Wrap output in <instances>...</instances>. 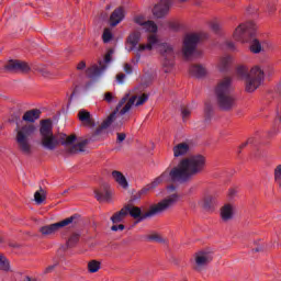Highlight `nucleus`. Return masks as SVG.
Listing matches in <instances>:
<instances>
[{
  "mask_svg": "<svg viewBox=\"0 0 281 281\" xmlns=\"http://www.w3.org/2000/svg\"><path fill=\"white\" fill-rule=\"evenodd\" d=\"M26 281H32V279L30 277H26Z\"/></svg>",
  "mask_w": 281,
  "mask_h": 281,
  "instance_id": "60",
  "label": "nucleus"
},
{
  "mask_svg": "<svg viewBox=\"0 0 281 281\" xmlns=\"http://www.w3.org/2000/svg\"><path fill=\"white\" fill-rule=\"evenodd\" d=\"M124 71L127 74H133V67L131 66V64L124 65Z\"/></svg>",
  "mask_w": 281,
  "mask_h": 281,
  "instance_id": "49",
  "label": "nucleus"
},
{
  "mask_svg": "<svg viewBox=\"0 0 281 281\" xmlns=\"http://www.w3.org/2000/svg\"><path fill=\"white\" fill-rule=\"evenodd\" d=\"M160 46V54L164 58V67H167V69H171V67L175 65V48H172V45L168 43H162Z\"/></svg>",
  "mask_w": 281,
  "mask_h": 281,
  "instance_id": "14",
  "label": "nucleus"
},
{
  "mask_svg": "<svg viewBox=\"0 0 281 281\" xmlns=\"http://www.w3.org/2000/svg\"><path fill=\"white\" fill-rule=\"evenodd\" d=\"M142 41V32L134 31L127 36L126 43L131 45L127 49V52H135L136 53V63H139V59L142 58L140 52H153L155 47L159 46V37L155 33L149 34L147 36V43L146 44H139Z\"/></svg>",
  "mask_w": 281,
  "mask_h": 281,
  "instance_id": "5",
  "label": "nucleus"
},
{
  "mask_svg": "<svg viewBox=\"0 0 281 281\" xmlns=\"http://www.w3.org/2000/svg\"><path fill=\"white\" fill-rule=\"evenodd\" d=\"M214 203H216V200L213 195H206L202 200V206L204 207V210H212L214 207Z\"/></svg>",
  "mask_w": 281,
  "mask_h": 281,
  "instance_id": "27",
  "label": "nucleus"
},
{
  "mask_svg": "<svg viewBox=\"0 0 281 281\" xmlns=\"http://www.w3.org/2000/svg\"><path fill=\"white\" fill-rule=\"evenodd\" d=\"M268 12L269 14H273V12H276V1H270L268 3Z\"/></svg>",
  "mask_w": 281,
  "mask_h": 281,
  "instance_id": "45",
  "label": "nucleus"
},
{
  "mask_svg": "<svg viewBox=\"0 0 281 281\" xmlns=\"http://www.w3.org/2000/svg\"><path fill=\"white\" fill-rule=\"evenodd\" d=\"M69 192V190H65L61 194H67Z\"/></svg>",
  "mask_w": 281,
  "mask_h": 281,
  "instance_id": "59",
  "label": "nucleus"
},
{
  "mask_svg": "<svg viewBox=\"0 0 281 281\" xmlns=\"http://www.w3.org/2000/svg\"><path fill=\"white\" fill-rule=\"evenodd\" d=\"M252 251H255L256 254H258V251H262V247H257V248L252 249Z\"/></svg>",
  "mask_w": 281,
  "mask_h": 281,
  "instance_id": "58",
  "label": "nucleus"
},
{
  "mask_svg": "<svg viewBox=\"0 0 281 281\" xmlns=\"http://www.w3.org/2000/svg\"><path fill=\"white\" fill-rule=\"evenodd\" d=\"M0 270L10 271V261L5 257L0 261Z\"/></svg>",
  "mask_w": 281,
  "mask_h": 281,
  "instance_id": "35",
  "label": "nucleus"
},
{
  "mask_svg": "<svg viewBox=\"0 0 281 281\" xmlns=\"http://www.w3.org/2000/svg\"><path fill=\"white\" fill-rule=\"evenodd\" d=\"M80 240V234L78 233H74L69 239L67 240V247L71 248V247H76V245H78V241Z\"/></svg>",
  "mask_w": 281,
  "mask_h": 281,
  "instance_id": "32",
  "label": "nucleus"
},
{
  "mask_svg": "<svg viewBox=\"0 0 281 281\" xmlns=\"http://www.w3.org/2000/svg\"><path fill=\"white\" fill-rule=\"evenodd\" d=\"M215 100L220 111L229 112L236 106V99L232 94V78L226 77L215 87Z\"/></svg>",
  "mask_w": 281,
  "mask_h": 281,
  "instance_id": "4",
  "label": "nucleus"
},
{
  "mask_svg": "<svg viewBox=\"0 0 281 281\" xmlns=\"http://www.w3.org/2000/svg\"><path fill=\"white\" fill-rule=\"evenodd\" d=\"M15 133L18 149L23 155H32V143H30V139L32 135L36 133V126L34 124L19 125V123H16Z\"/></svg>",
  "mask_w": 281,
  "mask_h": 281,
  "instance_id": "7",
  "label": "nucleus"
},
{
  "mask_svg": "<svg viewBox=\"0 0 281 281\" xmlns=\"http://www.w3.org/2000/svg\"><path fill=\"white\" fill-rule=\"evenodd\" d=\"M103 100L108 102V104H111V102H115V95H113L111 92H105Z\"/></svg>",
  "mask_w": 281,
  "mask_h": 281,
  "instance_id": "41",
  "label": "nucleus"
},
{
  "mask_svg": "<svg viewBox=\"0 0 281 281\" xmlns=\"http://www.w3.org/2000/svg\"><path fill=\"white\" fill-rule=\"evenodd\" d=\"M179 201V194L172 193L168 198L164 199L156 205H151L146 213H142V209L139 206H133L131 204L125 205L126 214L135 218L137 223H142V221H146V218H153L156 214H161V212H166L168 207H172L175 203Z\"/></svg>",
  "mask_w": 281,
  "mask_h": 281,
  "instance_id": "3",
  "label": "nucleus"
},
{
  "mask_svg": "<svg viewBox=\"0 0 281 281\" xmlns=\"http://www.w3.org/2000/svg\"><path fill=\"white\" fill-rule=\"evenodd\" d=\"M165 71L168 72V69H166Z\"/></svg>",
  "mask_w": 281,
  "mask_h": 281,
  "instance_id": "64",
  "label": "nucleus"
},
{
  "mask_svg": "<svg viewBox=\"0 0 281 281\" xmlns=\"http://www.w3.org/2000/svg\"><path fill=\"white\" fill-rule=\"evenodd\" d=\"M147 240H151L154 243H164V238H161V236H159V234H151L147 236Z\"/></svg>",
  "mask_w": 281,
  "mask_h": 281,
  "instance_id": "38",
  "label": "nucleus"
},
{
  "mask_svg": "<svg viewBox=\"0 0 281 281\" xmlns=\"http://www.w3.org/2000/svg\"><path fill=\"white\" fill-rule=\"evenodd\" d=\"M3 258H5V257H4V256H0V262H1V260H2Z\"/></svg>",
  "mask_w": 281,
  "mask_h": 281,
  "instance_id": "61",
  "label": "nucleus"
},
{
  "mask_svg": "<svg viewBox=\"0 0 281 281\" xmlns=\"http://www.w3.org/2000/svg\"><path fill=\"white\" fill-rule=\"evenodd\" d=\"M103 43H111V38H113V34L108 29L103 32L102 35Z\"/></svg>",
  "mask_w": 281,
  "mask_h": 281,
  "instance_id": "39",
  "label": "nucleus"
},
{
  "mask_svg": "<svg viewBox=\"0 0 281 281\" xmlns=\"http://www.w3.org/2000/svg\"><path fill=\"white\" fill-rule=\"evenodd\" d=\"M45 199H47V196H46L45 190H43V188H41L38 191H36L34 193V201L37 205H41V203H43L45 201Z\"/></svg>",
  "mask_w": 281,
  "mask_h": 281,
  "instance_id": "29",
  "label": "nucleus"
},
{
  "mask_svg": "<svg viewBox=\"0 0 281 281\" xmlns=\"http://www.w3.org/2000/svg\"><path fill=\"white\" fill-rule=\"evenodd\" d=\"M134 22L137 23V25H140L144 27L145 32H150L151 34H157V24L153 21H146L144 20L143 15H138L134 19Z\"/></svg>",
  "mask_w": 281,
  "mask_h": 281,
  "instance_id": "16",
  "label": "nucleus"
},
{
  "mask_svg": "<svg viewBox=\"0 0 281 281\" xmlns=\"http://www.w3.org/2000/svg\"><path fill=\"white\" fill-rule=\"evenodd\" d=\"M4 71L8 74H29L32 69L27 63L19 60V59H10L3 66Z\"/></svg>",
  "mask_w": 281,
  "mask_h": 281,
  "instance_id": "13",
  "label": "nucleus"
},
{
  "mask_svg": "<svg viewBox=\"0 0 281 281\" xmlns=\"http://www.w3.org/2000/svg\"><path fill=\"white\" fill-rule=\"evenodd\" d=\"M237 75L245 80V91L254 93L265 82V70L260 66H254L250 71L245 66L237 67Z\"/></svg>",
  "mask_w": 281,
  "mask_h": 281,
  "instance_id": "6",
  "label": "nucleus"
},
{
  "mask_svg": "<svg viewBox=\"0 0 281 281\" xmlns=\"http://www.w3.org/2000/svg\"><path fill=\"white\" fill-rule=\"evenodd\" d=\"M1 243H3V239L0 238V245H1Z\"/></svg>",
  "mask_w": 281,
  "mask_h": 281,
  "instance_id": "62",
  "label": "nucleus"
},
{
  "mask_svg": "<svg viewBox=\"0 0 281 281\" xmlns=\"http://www.w3.org/2000/svg\"><path fill=\"white\" fill-rule=\"evenodd\" d=\"M78 117L80 122L87 123L88 126H95V123H93V120L91 119V113H89L87 110L79 111Z\"/></svg>",
  "mask_w": 281,
  "mask_h": 281,
  "instance_id": "24",
  "label": "nucleus"
},
{
  "mask_svg": "<svg viewBox=\"0 0 281 281\" xmlns=\"http://www.w3.org/2000/svg\"><path fill=\"white\" fill-rule=\"evenodd\" d=\"M214 257H212V252L209 251H200L195 255V271H201L203 267L210 265Z\"/></svg>",
  "mask_w": 281,
  "mask_h": 281,
  "instance_id": "15",
  "label": "nucleus"
},
{
  "mask_svg": "<svg viewBox=\"0 0 281 281\" xmlns=\"http://www.w3.org/2000/svg\"><path fill=\"white\" fill-rule=\"evenodd\" d=\"M126 226L124 224H119V225H112L111 231L112 232H124Z\"/></svg>",
  "mask_w": 281,
  "mask_h": 281,
  "instance_id": "43",
  "label": "nucleus"
},
{
  "mask_svg": "<svg viewBox=\"0 0 281 281\" xmlns=\"http://www.w3.org/2000/svg\"><path fill=\"white\" fill-rule=\"evenodd\" d=\"M232 63V57L226 56L220 60V71H227L229 69V64Z\"/></svg>",
  "mask_w": 281,
  "mask_h": 281,
  "instance_id": "30",
  "label": "nucleus"
},
{
  "mask_svg": "<svg viewBox=\"0 0 281 281\" xmlns=\"http://www.w3.org/2000/svg\"><path fill=\"white\" fill-rule=\"evenodd\" d=\"M122 21H124V9L117 8L110 16V25L115 27V25H119V23H122Z\"/></svg>",
  "mask_w": 281,
  "mask_h": 281,
  "instance_id": "18",
  "label": "nucleus"
},
{
  "mask_svg": "<svg viewBox=\"0 0 281 281\" xmlns=\"http://www.w3.org/2000/svg\"><path fill=\"white\" fill-rule=\"evenodd\" d=\"M211 29L215 32V34H218L221 32V24L218 22H212Z\"/></svg>",
  "mask_w": 281,
  "mask_h": 281,
  "instance_id": "44",
  "label": "nucleus"
},
{
  "mask_svg": "<svg viewBox=\"0 0 281 281\" xmlns=\"http://www.w3.org/2000/svg\"><path fill=\"white\" fill-rule=\"evenodd\" d=\"M36 71H38L40 74H42V76H44V78H47L49 76V70L46 69L43 66H38L37 68H35Z\"/></svg>",
  "mask_w": 281,
  "mask_h": 281,
  "instance_id": "42",
  "label": "nucleus"
},
{
  "mask_svg": "<svg viewBox=\"0 0 281 281\" xmlns=\"http://www.w3.org/2000/svg\"><path fill=\"white\" fill-rule=\"evenodd\" d=\"M150 190H153V187H150V183H149L146 187H144L143 189H140L136 194H134L132 196V200L137 201V200L142 199V195L148 194V192H150Z\"/></svg>",
  "mask_w": 281,
  "mask_h": 281,
  "instance_id": "31",
  "label": "nucleus"
},
{
  "mask_svg": "<svg viewBox=\"0 0 281 281\" xmlns=\"http://www.w3.org/2000/svg\"><path fill=\"white\" fill-rule=\"evenodd\" d=\"M254 34H256V24L254 22H247L239 24L235 29L233 36L235 41H239V43H247Z\"/></svg>",
  "mask_w": 281,
  "mask_h": 281,
  "instance_id": "10",
  "label": "nucleus"
},
{
  "mask_svg": "<svg viewBox=\"0 0 281 281\" xmlns=\"http://www.w3.org/2000/svg\"><path fill=\"white\" fill-rule=\"evenodd\" d=\"M251 54H260L262 52V44L258 38H252L249 45Z\"/></svg>",
  "mask_w": 281,
  "mask_h": 281,
  "instance_id": "26",
  "label": "nucleus"
},
{
  "mask_svg": "<svg viewBox=\"0 0 281 281\" xmlns=\"http://www.w3.org/2000/svg\"><path fill=\"white\" fill-rule=\"evenodd\" d=\"M214 115V106L211 103H205L204 106V122H211Z\"/></svg>",
  "mask_w": 281,
  "mask_h": 281,
  "instance_id": "28",
  "label": "nucleus"
},
{
  "mask_svg": "<svg viewBox=\"0 0 281 281\" xmlns=\"http://www.w3.org/2000/svg\"><path fill=\"white\" fill-rule=\"evenodd\" d=\"M189 71L194 78H205L207 76V69L201 64L192 65Z\"/></svg>",
  "mask_w": 281,
  "mask_h": 281,
  "instance_id": "17",
  "label": "nucleus"
},
{
  "mask_svg": "<svg viewBox=\"0 0 281 281\" xmlns=\"http://www.w3.org/2000/svg\"><path fill=\"white\" fill-rule=\"evenodd\" d=\"M79 218H80V215L74 214L70 217H67L60 222L42 226L40 228V232L42 236H53V234H56V232H58V229L63 227H67L68 225H71L72 227H75V225H78Z\"/></svg>",
  "mask_w": 281,
  "mask_h": 281,
  "instance_id": "9",
  "label": "nucleus"
},
{
  "mask_svg": "<svg viewBox=\"0 0 281 281\" xmlns=\"http://www.w3.org/2000/svg\"><path fill=\"white\" fill-rule=\"evenodd\" d=\"M40 135L41 146L44 150H56L60 145L58 136L54 135V125L49 119L41 122Z\"/></svg>",
  "mask_w": 281,
  "mask_h": 281,
  "instance_id": "8",
  "label": "nucleus"
},
{
  "mask_svg": "<svg viewBox=\"0 0 281 281\" xmlns=\"http://www.w3.org/2000/svg\"><path fill=\"white\" fill-rule=\"evenodd\" d=\"M56 267H58V262H55L54 265L48 266V267L44 270V274L52 273V271H54V270L56 269Z\"/></svg>",
  "mask_w": 281,
  "mask_h": 281,
  "instance_id": "46",
  "label": "nucleus"
},
{
  "mask_svg": "<svg viewBox=\"0 0 281 281\" xmlns=\"http://www.w3.org/2000/svg\"><path fill=\"white\" fill-rule=\"evenodd\" d=\"M170 27L171 30H179V24L171 23Z\"/></svg>",
  "mask_w": 281,
  "mask_h": 281,
  "instance_id": "55",
  "label": "nucleus"
},
{
  "mask_svg": "<svg viewBox=\"0 0 281 281\" xmlns=\"http://www.w3.org/2000/svg\"><path fill=\"white\" fill-rule=\"evenodd\" d=\"M85 67H87V64L85 61H80L78 65H77V69L79 71H82V69H85Z\"/></svg>",
  "mask_w": 281,
  "mask_h": 281,
  "instance_id": "51",
  "label": "nucleus"
},
{
  "mask_svg": "<svg viewBox=\"0 0 281 281\" xmlns=\"http://www.w3.org/2000/svg\"><path fill=\"white\" fill-rule=\"evenodd\" d=\"M111 9V7H106V10H110Z\"/></svg>",
  "mask_w": 281,
  "mask_h": 281,
  "instance_id": "63",
  "label": "nucleus"
},
{
  "mask_svg": "<svg viewBox=\"0 0 281 281\" xmlns=\"http://www.w3.org/2000/svg\"><path fill=\"white\" fill-rule=\"evenodd\" d=\"M127 209L124 206L122 210H120L119 212L114 213L111 217V221L114 225H116V223H122V221H124V218H126L127 215Z\"/></svg>",
  "mask_w": 281,
  "mask_h": 281,
  "instance_id": "23",
  "label": "nucleus"
},
{
  "mask_svg": "<svg viewBox=\"0 0 281 281\" xmlns=\"http://www.w3.org/2000/svg\"><path fill=\"white\" fill-rule=\"evenodd\" d=\"M112 179H114V181L117 184H120L121 188H123L124 190H126V188H128V180H126V177L124 176V173H122V171L113 170Z\"/></svg>",
  "mask_w": 281,
  "mask_h": 281,
  "instance_id": "22",
  "label": "nucleus"
},
{
  "mask_svg": "<svg viewBox=\"0 0 281 281\" xmlns=\"http://www.w3.org/2000/svg\"><path fill=\"white\" fill-rule=\"evenodd\" d=\"M192 111H190V108L182 105L181 106V115H182V120H188V117H190Z\"/></svg>",
  "mask_w": 281,
  "mask_h": 281,
  "instance_id": "36",
  "label": "nucleus"
},
{
  "mask_svg": "<svg viewBox=\"0 0 281 281\" xmlns=\"http://www.w3.org/2000/svg\"><path fill=\"white\" fill-rule=\"evenodd\" d=\"M274 181L281 188V165L277 166L274 169Z\"/></svg>",
  "mask_w": 281,
  "mask_h": 281,
  "instance_id": "34",
  "label": "nucleus"
},
{
  "mask_svg": "<svg viewBox=\"0 0 281 281\" xmlns=\"http://www.w3.org/2000/svg\"><path fill=\"white\" fill-rule=\"evenodd\" d=\"M177 190V187L175 184H170L167 187V192L170 194L171 192H175Z\"/></svg>",
  "mask_w": 281,
  "mask_h": 281,
  "instance_id": "52",
  "label": "nucleus"
},
{
  "mask_svg": "<svg viewBox=\"0 0 281 281\" xmlns=\"http://www.w3.org/2000/svg\"><path fill=\"white\" fill-rule=\"evenodd\" d=\"M59 144H61L63 146V142H67V135L66 134H61L59 137H57Z\"/></svg>",
  "mask_w": 281,
  "mask_h": 281,
  "instance_id": "50",
  "label": "nucleus"
},
{
  "mask_svg": "<svg viewBox=\"0 0 281 281\" xmlns=\"http://www.w3.org/2000/svg\"><path fill=\"white\" fill-rule=\"evenodd\" d=\"M38 117H41V110L33 109V110L26 111L22 116V120L23 122H30V124H34V122H36Z\"/></svg>",
  "mask_w": 281,
  "mask_h": 281,
  "instance_id": "19",
  "label": "nucleus"
},
{
  "mask_svg": "<svg viewBox=\"0 0 281 281\" xmlns=\"http://www.w3.org/2000/svg\"><path fill=\"white\" fill-rule=\"evenodd\" d=\"M101 19H102V21H106V19H109V14L102 13Z\"/></svg>",
  "mask_w": 281,
  "mask_h": 281,
  "instance_id": "57",
  "label": "nucleus"
},
{
  "mask_svg": "<svg viewBox=\"0 0 281 281\" xmlns=\"http://www.w3.org/2000/svg\"><path fill=\"white\" fill-rule=\"evenodd\" d=\"M222 221H232L234 216V211L232 210V205L226 204L221 211Z\"/></svg>",
  "mask_w": 281,
  "mask_h": 281,
  "instance_id": "25",
  "label": "nucleus"
},
{
  "mask_svg": "<svg viewBox=\"0 0 281 281\" xmlns=\"http://www.w3.org/2000/svg\"><path fill=\"white\" fill-rule=\"evenodd\" d=\"M88 270L90 273H98V271H100V261H98V260L89 261Z\"/></svg>",
  "mask_w": 281,
  "mask_h": 281,
  "instance_id": "33",
  "label": "nucleus"
},
{
  "mask_svg": "<svg viewBox=\"0 0 281 281\" xmlns=\"http://www.w3.org/2000/svg\"><path fill=\"white\" fill-rule=\"evenodd\" d=\"M226 47H228V49H235V44H234V42H227V43H226Z\"/></svg>",
  "mask_w": 281,
  "mask_h": 281,
  "instance_id": "53",
  "label": "nucleus"
},
{
  "mask_svg": "<svg viewBox=\"0 0 281 281\" xmlns=\"http://www.w3.org/2000/svg\"><path fill=\"white\" fill-rule=\"evenodd\" d=\"M116 135H117V138H116L117 144H122V142H124V139H126L125 133H117Z\"/></svg>",
  "mask_w": 281,
  "mask_h": 281,
  "instance_id": "47",
  "label": "nucleus"
},
{
  "mask_svg": "<svg viewBox=\"0 0 281 281\" xmlns=\"http://www.w3.org/2000/svg\"><path fill=\"white\" fill-rule=\"evenodd\" d=\"M190 153V144L179 143L173 147V157H183Z\"/></svg>",
  "mask_w": 281,
  "mask_h": 281,
  "instance_id": "21",
  "label": "nucleus"
},
{
  "mask_svg": "<svg viewBox=\"0 0 281 281\" xmlns=\"http://www.w3.org/2000/svg\"><path fill=\"white\" fill-rule=\"evenodd\" d=\"M228 194H229V196H236V190L231 189Z\"/></svg>",
  "mask_w": 281,
  "mask_h": 281,
  "instance_id": "56",
  "label": "nucleus"
},
{
  "mask_svg": "<svg viewBox=\"0 0 281 281\" xmlns=\"http://www.w3.org/2000/svg\"><path fill=\"white\" fill-rule=\"evenodd\" d=\"M94 196L99 203H103L104 201L109 203L111 201V191L106 188H103L102 190H94Z\"/></svg>",
  "mask_w": 281,
  "mask_h": 281,
  "instance_id": "20",
  "label": "nucleus"
},
{
  "mask_svg": "<svg viewBox=\"0 0 281 281\" xmlns=\"http://www.w3.org/2000/svg\"><path fill=\"white\" fill-rule=\"evenodd\" d=\"M137 102V95H133L128 99V94H125L117 103L115 110L101 123V125L95 130L91 137L80 140L79 143L71 145L67 150L70 155H76L77 153H85L87 144L90 142H98L102 135H106V128L113 124L114 128H120L128 117L125 116L126 113L131 111L133 104Z\"/></svg>",
  "mask_w": 281,
  "mask_h": 281,
  "instance_id": "1",
  "label": "nucleus"
},
{
  "mask_svg": "<svg viewBox=\"0 0 281 281\" xmlns=\"http://www.w3.org/2000/svg\"><path fill=\"white\" fill-rule=\"evenodd\" d=\"M145 102H148V94L143 93L140 97H138L135 106H142V104H145Z\"/></svg>",
  "mask_w": 281,
  "mask_h": 281,
  "instance_id": "37",
  "label": "nucleus"
},
{
  "mask_svg": "<svg viewBox=\"0 0 281 281\" xmlns=\"http://www.w3.org/2000/svg\"><path fill=\"white\" fill-rule=\"evenodd\" d=\"M76 135L66 136V140L63 142V146H71L76 143Z\"/></svg>",
  "mask_w": 281,
  "mask_h": 281,
  "instance_id": "40",
  "label": "nucleus"
},
{
  "mask_svg": "<svg viewBox=\"0 0 281 281\" xmlns=\"http://www.w3.org/2000/svg\"><path fill=\"white\" fill-rule=\"evenodd\" d=\"M124 78H126V75L124 74H119L116 76V81L119 82V85H124Z\"/></svg>",
  "mask_w": 281,
  "mask_h": 281,
  "instance_id": "48",
  "label": "nucleus"
},
{
  "mask_svg": "<svg viewBox=\"0 0 281 281\" xmlns=\"http://www.w3.org/2000/svg\"><path fill=\"white\" fill-rule=\"evenodd\" d=\"M113 56V49L108 50V53L104 56V60H99V66L93 65L92 67L88 68L86 74L88 78H91V80H98L106 71V65L111 63V57Z\"/></svg>",
  "mask_w": 281,
  "mask_h": 281,
  "instance_id": "11",
  "label": "nucleus"
},
{
  "mask_svg": "<svg viewBox=\"0 0 281 281\" xmlns=\"http://www.w3.org/2000/svg\"><path fill=\"white\" fill-rule=\"evenodd\" d=\"M202 170H205V157L203 155L191 156L182 159L178 166L170 171L162 172L149 183V186L155 190V188L164 183V181L167 183H186L190 181L192 177L200 175Z\"/></svg>",
  "mask_w": 281,
  "mask_h": 281,
  "instance_id": "2",
  "label": "nucleus"
},
{
  "mask_svg": "<svg viewBox=\"0 0 281 281\" xmlns=\"http://www.w3.org/2000/svg\"><path fill=\"white\" fill-rule=\"evenodd\" d=\"M247 144H249V142H246V143H243L240 146H239V149H238V154H240L241 153V148H246V146H247Z\"/></svg>",
  "mask_w": 281,
  "mask_h": 281,
  "instance_id": "54",
  "label": "nucleus"
},
{
  "mask_svg": "<svg viewBox=\"0 0 281 281\" xmlns=\"http://www.w3.org/2000/svg\"><path fill=\"white\" fill-rule=\"evenodd\" d=\"M201 37L199 34H189L184 37L182 54L186 58H190V56L196 52V45H199Z\"/></svg>",
  "mask_w": 281,
  "mask_h": 281,
  "instance_id": "12",
  "label": "nucleus"
}]
</instances>
